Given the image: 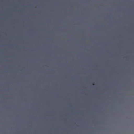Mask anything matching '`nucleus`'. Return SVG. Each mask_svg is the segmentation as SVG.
<instances>
[{
    "label": "nucleus",
    "mask_w": 134,
    "mask_h": 134,
    "mask_svg": "<svg viewBox=\"0 0 134 134\" xmlns=\"http://www.w3.org/2000/svg\"><path fill=\"white\" fill-rule=\"evenodd\" d=\"M95 84L93 82L92 83V85H94Z\"/></svg>",
    "instance_id": "f257e3e1"
}]
</instances>
